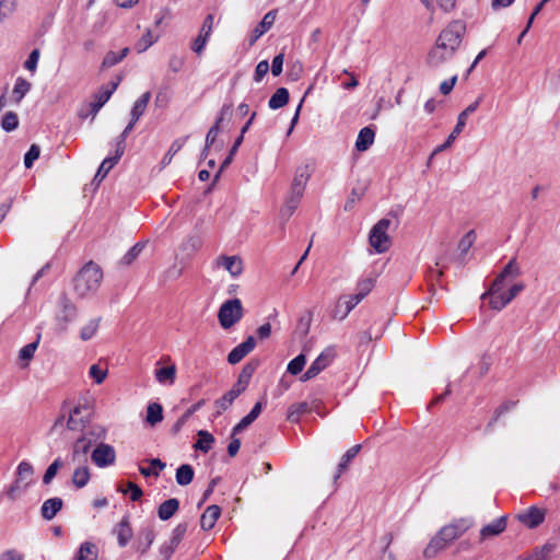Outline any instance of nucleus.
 I'll list each match as a JSON object with an SVG mask.
<instances>
[{"label":"nucleus","mask_w":560,"mask_h":560,"mask_svg":"<svg viewBox=\"0 0 560 560\" xmlns=\"http://www.w3.org/2000/svg\"><path fill=\"white\" fill-rule=\"evenodd\" d=\"M311 174L312 171L308 165H302L295 170L290 190L280 210L282 218L288 220L298 209Z\"/></svg>","instance_id":"obj_2"},{"label":"nucleus","mask_w":560,"mask_h":560,"mask_svg":"<svg viewBox=\"0 0 560 560\" xmlns=\"http://www.w3.org/2000/svg\"><path fill=\"white\" fill-rule=\"evenodd\" d=\"M30 90L31 83L22 78H18L13 88V97L15 102L20 103Z\"/></svg>","instance_id":"obj_45"},{"label":"nucleus","mask_w":560,"mask_h":560,"mask_svg":"<svg viewBox=\"0 0 560 560\" xmlns=\"http://www.w3.org/2000/svg\"><path fill=\"white\" fill-rule=\"evenodd\" d=\"M187 532V524L179 523L172 532V536L170 540H172L173 545H179L183 540L185 534Z\"/></svg>","instance_id":"obj_56"},{"label":"nucleus","mask_w":560,"mask_h":560,"mask_svg":"<svg viewBox=\"0 0 560 560\" xmlns=\"http://www.w3.org/2000/svg\"><path fill=\"white\" fill-rule=\"evenodd\" d=\"M456 51L451 49L448 45L442 42L440 38H436L435 45L428 54V63L431 67H440L442 63L450 60Z\"/></svg>","instance_id":"obj_12"},{"label":"nucleus","mask_w":560,"mask_h":560,"mask_svg":"<svg viewBox=\"0 0 560 560\" xmlns=\"http://www.w3.org/2000/svg\"><path fill=\"white\" fill-rule=\"evenodd\" d=\"M103 271L101 267L89 261L85 264L73 279L74 291L80 298L94 294L101 287Z\"/></svg>","instance_id":"obj_3"},{"label":"nucleus","mask_w":560,"mask_h":560,"mask_svg":"<svg viewBox=\"0 0 560 560\" xmlns=\"http://www.w3.org/2000/svg\"><path fill=\"white\" fill-rule=\"evenodd\" d=\"M39 59V50L34 49L26 59L24 67L31 72H35Z\"/></svg>","instance_id":"obj_61"},{"label":"nucleus","mask_w":560,"mask_h":560,"mask_svg":"<svg viewBox=\"0 0 560 560\" xmlns=\"http://www.w3.org/2000/svg\"><path fill=\"white\" fill-rule=\"evenodd\" d=\"M166 464L163 463L159 458H153L150 460V467H139V471L144 477L155 476L158 477L160 475V471L165 468Z\"/></svg>","instance_id":"obj_40"},{"label":"nucleus","mask_w":560,"mask_h":560,"mask_svg":"<svg viewBox=\"0 0 560 560\" xmlns=\"http://www.w3.org/2000/svg\"><path fill=\"white\" fill-rule=\"evenodd\" d=\"M306 363V358L304 354H299L293 360H291L288 364V372L292 375H298L302 372L304 365Z\"/></svg>","instance_id":"obj_51"},{"label":"nucleus","mask_w":560,"mask_h":560,"mask_svg":"<svg viewBox=\"0 0 560 560\" xmlns=\"http://www.w3.org/2000/svg\"><path fill=\"white\" fill-rule=\"evenodd\" d=\"M179 509V501L175 498L164 501L158 509V516L162 521H167L175 515Z\"/></svg>","instance_id":"obj_26"},{"label":"nucleus","mask_w":560,"mask_h":560,"mask_svg":"<svg viewBox=\"0 0 560 560\" xmlns=\"http://www.w3.org/2000/svg\"><path fill=\"white\" fill-rule=\"evenodd\" d=\"M91 478L90 469L88 466H80L74 469L72 475V483L81 489L85 487Z\"/></svg>","instance_id":"obj_33"},{"label":"nucleus","mask_w":560,"mask_h":560,"mask_svg":"<svg viewBox=\"0 0 560 560\" xmlns=\"http://www.w3.org/2000/svg\"><path fill=\"white\" fill-rule=\"evenodd\" d=\"M92 462L100 468H105L115 464L116 451L106 443H100L91 454Z\"/></svg>","instance_id":"obj_13"},{"label":"nucleus","mask_w":560,"mask_h":560,"mask_svg":"<svg viewBox=\"0 0 560 560\" xmlns=\"http://www.w3.org/2000/svg\"><path fill=\"white\" fill-rule=\"evenodd\" d=\"M114 533L117 536L118 545L125 547L132 537V529L128 517H124L115 527Z\"/></svg>","instance_id":"obj_23"},{"label":"nucleus","mask_w":560,"mask_h":560,"mask_svg":"<svg viewBox=\"0 0 560 560\" xmlns=\"http://www.w3.org/2000/svg\"><path fill=\"white\" fill-rule=\"evenodd\" d=\"M289 102V92L285 88H279L270 97L268 105L271 109L283 107Z\"/></svg>","instance_id":"obj_35"},{"label":"nucleus","mask_w":560,"mask_h":560,"mask_svg":"<svg viewBox=\"0 0 560 560\" xmlns=\"http://www.w3.org/2000/svg\"><path fill=\"white\" fill-rule=\"evenodd\" d=\"M374 137L375 132L371 127L362 128L355 141L357 150L360 152L366 151L372 145Z\"/></svg>","instance_id":"obj_25"},{"label":"nucleus","mask_w":560,"mask_h":560,"mask_svg":"<svg viewBox=\"0 0 560 560\" xmlns=\"http://www.w3.org/2000/svg\"><path fill=\"white\" fill-rule=\"evenodd\" d=\"M240 395L235 393L233 389H230L225 395H223L221 398L217 399L214 402V406L217 408V415H221L223 411L229 409L233 401L238 397Z\"/></svg>","instance_id":"obj_37"},{"label":"nucleus","mask_w":560,"mask_h":560,"mask_svg":"<svg viewBox=\"0 0 560 560\" xmlns=\"http://www.w3.org/2000/svg\"><path fill=\"white\" fill-rule=\"evenodd\" d=\"M469 527L470 523L466 520H459L457 522L444 526L425 547L423 551L424 557L433 558L440 550L444 549L450 542L460 537Z\"/></svg>","instance_id":"obj_4"},{"label":"nucleus","mask_w":560,"mask_h":560,"mask_svg":"<svg viewBox=\"0 0 560 560\" xmlns=\"http://www.w3.org/2000/svg\"><path fill=\"white\" fill-rule=\"evenodd\" d=\"M16 9V0H0V21L9 18Z\"/></svg>","instance_id":"obj_53"},{"label":"nucleus","mask_w":560,"mask_h":560,"mask_svg":"<svg viewBox=\"0 0 560 560\" xmlns=\"http://www.w3.org/2000/svg\"><path fill=\"white\" fill-rule=\"evenodd\" d=\"M63 466V462L61 458H56L46 469L43 476V482L45 485H49L52 479L56 477L58 470Z\"/></svg>","instance_id":"obj_46"},{"label":"nucleus","mask_w":560,"mask_h":560,"mask_svg":"<svg viewBox=\"0 0 560 560\" xmlns=\"http://www.w3.org/2000/svg\"><path fill=\"white\" fill-rule=\"evenodd\" d=\"M256 341L253 336H249L244 342L236 346L228 355L230 364L241 362L250 351L254 350Z\"/></svg>","instance_id":"obj_16"},{"label":"nucleus","mask_w":560,"mask_h":560,"mask_svg":"<svg viewBox=\"0 0 560 560\" xmlns=\"http://www.w3.org/2000/svg\"><path fill=\"white\" fill-rule=\"evenodd\" d=\"M156 42L158 37L154 36L150 30H147L145 33L141 36V38L136 43L135 49L139 54L144 52Z\"/></svg>","instance_id":"obj_42"},{"label":"nucleus","mask_w":560,"mask_h":560,"mask_svg":"<svg viewBox=\"0 0 560 560\" xmlns=\"http://www.w3.org/2000/svg\"><path fill=\"white\" fill-rule=\"evenodd\" d=\"M544 518L545 513L541 510L534 506L518 515V520L529 528H534L541 524L544 522Z\"/></svg>","instance_id":"obj_20"},{"label":"nucleus","mask_w":560,"mask_h":560,"mask_svg":"<svg viewBox=\"0 0 560 560\" xmlns=\"http://www.w3.org/2000/svg\"><path fill=\"white\" fill-rule=\"evenodd\" d=\"M482 101V96H479L474 103H471L470 105H468L457 117V124L455 126V128L453 129V131L451 132V135L447 137L446 141L441 144V145H438L434 151L432 152L430 159H429V163L432 161L433 156L444 150H446L447 148H450L452 145V143L454 142V140L460 135V132L463 131L464 127L466 126V119L467 117L475 113L480 103Z\"/></svg>","instance_id":"obj_7"},{"label":"nucleus","mask_w":560,"mask_h":560,"mask_svg":"<svg viewBox=\"0 0 560 560\" xmlns=\"http://www.w3.org/2000/svg\"><path fill=\"white\" fill-rule=\"evenodd\" d=\"M244 314L243 305L240 299L225 301L219 308L218 319L222 328L229 329L238 323Z\"/></svg>","instance_id":"obj_6"},{"label":"nucleus","mask_w":560,"mask_h":560,"mask_svg":"<svg viewBox=\"0 0 560 560\" xmlns=\"http://www.w3.org/2000/svg\"><path fill=\"white\" fill-rule=\"evenodd\" d=\"M62 312L60 318L65 322H70L75 316V306L66 298L62 299Z\"/></svg>","instance_id":"obj_52"},{"label":"nucleus","mask_w":560,"mask_h":560,"mask_svg":"<svg viewBox=\"0 0 560 560\" xmlns=\"http://www.w3.org/2000/svg\"><path fill=\"white\" fill-rule=\"evenodd\" d=\"M336 357V351L334 348H326L308 366L306 372L303 374L301 380L303 382L308 381L317 376L323 370H325L328 365L331 364Z\"/></svg>","instance_id":"obj_11"},{"label":"nucleus","mask_w":560,"mask_h":560,"mask_svg":"<svg viewBox=\"0 0 560 560\" xmlns=\"http://www.w3.org/2000/svg\"><path fill=\"white\" fill-rule=\"evenodd\" d=\"M213 443H214L213 435L211 433H209L208 431L200 430L198 432V440H197L196 444L194 445V447L203 453H207L211 450Z\"/></svg>","instance_id":"obj_36"},{"label":"nucleus","mask_w":560,"mask_h":560,"mask_svg":"<svg viewBox=\"0 0 560 560\" xmlns=\"http://www.w3.org/2000/svg\"><path fill=\"white\" fill-rule=\"evenodd\" d=\"M389 225L388 219H382L370 232V244L380 254L387 252L390 247L392 242L387 234Z\"/></svg>","instance_id":"obj_8"},{"label":"nucleus","mask_w":560,"mask_h":560,"mask_svg":"<svg viewBox=\"0 0 560 560\" xmlns=\"http://www.w3.org/2000/svg\"><path fill=\"white\" fill-rule=\"evenodd\" d=\"M214 265L226 270L233 278L238 277L243 272V260L236 255H221L215 259Z\"/></svg>","instance_id":"obj_14"},{"label":"nucleus","mask_w":560,"mask_h":560,"mask_svg":"<svg viewBox=\"0 0 560 560\" xmlns=\"http://www.w3.org/2000/svg\"><path fill=\"white\" fill-rule=\"evenodd\" d=\"M108 370L102 368L101 364H93L90 366L89 375L94 380L96 384H102L107 377Z\"/></svg>","instance_id":"obj_49"},{"label":"nucleus","mask_w":560,"mask_h":560,"mask_svg":"<svg viewBox=\"0 0 560 560\" xmlns=\"http://www.w3.org/2000/svg\"><path fill=\"white\" fill-rule=\"evenodd\" d=\"M360 302V298L358 299L353 294L340 296L335 310V317L343 320Z\"/></svg>","instance_id":"obj_17"},{"label":"nucleus","mask_w":560,"mask_h":560,"mask_svg":"<svg viewBox=\"0 0 560 560\" xmlns=\"http://www.w3.org/2000/svg\"><path fill=\"white\" fill-rule=\"evenodd\" d=\"M258 366V362H248L242 369V372L238 375L237 382L231 388L238 395H241L248 386L249 381Z\"/></svg>","instance_id":"obj_18"},{"label":"nucleus","mask_w":560,"mask_h":560,"mask_svg":"<svg viewBox=\"0 0 560 560\" xmlns=\"http://www.w3.org/2000/svg\"><path fill=\"white\" fill-rule=\"evenodd\" d=\"M269 68L270 67L267 60H261L260 62H258L254 73V81L260 82L264 79V77L268 73Z\"/></svg>","instance_id":"obj_59"},{"label":"nucleus","mask_w":560,"mask_h":560,"mask_svg":"<svg viewBox=\"0 0 560 560\" xmlns=\"http://www.w3.org/2000/svg\"><path fill=\"white\" fill-rule=\"evenodd\" d=\"M283 60H284V55L283 54H279L277 55L273 60H272V65H271V73L275 75V77H278L281 74L282 72V67H283Z\"/></svg>","instance_id":"obj_63"},{"label":"nucleus","mask_w":560,"mask_h":560,"mask_svg":"<svg viewBox=\"0 0 560 560\" xmlns=\"http://www.w3.org/2000/svg\"><path fill=\"white\" fill-rule=\"evenodd\" d=\"M119 491L124 493L130 492L131 501H138L143 495L141 488L133 482H128L127 490L119 488Z\"/></svg>","instance_id":"obj_60"},{"label":"nucleus","mask_w":560,"mask_h":560,"mask_svg":"<svg viewBox=\"0 0 560 560\" xmlns=\"http://www.w3.org/2000/svg\"><path fill=\"white\" fill-rule=\"evenodd\" d=\"M231 112H232L231 105H223L219 118L217 119L215 124L209 129V131L207 133L206 148L202 152L203 158L207 156L208 149L214 143V141L218 137L220 124L222 122V120L224 119V117L226 115L231 114Z\"/></svg>","instance_id":"obj_19"},{"label":"nucleus","mask_w":560,"mask_h":560,"mask_svg":"<svg viewBox=\"0 0 560 560\" xmlns=\"http://www.w3.org/2000/svg\"><path fill=\"white\" fill-rule=\"evenodd\" d=\"M33 465L27 460H22L15 469L12 483L3 491V494L11 501L21 499L35 483Z\"/></svg>","instance_id":"obj_5"},{"label":"nucleus","mask_w":560,"mask_h":560,"mask_svg":"<svg viewBox=\"0 0 560 560\" xmlns=\"http://www.w3.org/2000/svg\"><path fill=\"white\" fill-rule=\"evenodd\" d=\"M163 420V408L159 402H151L147 407L145 421L151 427L160 423Z\"/></svg>","instance_id":"obj_31"},{"label":"nucleus","mask_w":560,"mask_h":560,"mask_svg":"<svg viewBox=\"0 0 560 560\" xmlns=\"http://www.w3.org/2000/svg\"><path fill=\"white\" fill-rule=\"evenodd\" d=\"M119 160L115 156L113 158H106L100 165L95 176L94 182L101 183L105 176L108 174V172L117 164Z\"/></svg>","instance_id":"obj_41"},{"label":"nucleus","mask_w":560,"mask_h":560,"mask_svg":"<svg viewBox=\"0 0 560 560\" xmlns=\"http://www.w3.org/2000/svg\"><path fill=\"white\" fill-rule=\"evenodd\" d=\"M98 551L94 544L83 542L74 556V560H97Z\"/></svg>","instance_id":"obj_30"},{"label":"nucleus","mask_w":560,"mask_h":560,"mask_svg":"<svg viewBox=\"0 0 560 560\" xmlns=\"http://www.w3.org/2000/svg\"><path fill=\"white\" fill-rule=\"evenodd\" d=\"M360 450L361 445H354L343 454L338 465V474L335 477L336 479L339 478L340 475L348 468V465L358 455Z\"/></svg>","instance_id":"obj_39"},{"label":"nucleus","mask_w":560,"mask_h":560,"mask_svg":"<svg viewBox=\"0 0 560 560\" xmlns=\"http://www.w3.org/2000/svg\"><path fill=\"white\" fill-rule=\"evenodd\" d=\"M195 472L192 467L188 464H183L176 470V482L179 486H187L192 481Z\"/></svg>","instance_id":"obj_34"},{"label":"nucleus","mask_w":560,"mask_h":560,"mask_svg":"<svg viewBox=\"0 0 560 560\" xmlns=\"http://www.w3.org/2000/svg\"><path fill=\"white\" fill-rule=\"evenodd\" d=\"M129 54V48L125 47L119 52L108 51L103 59L102 66L104 68H110L120 62Z\"/></svg>","instance_id":"obj_38"},{"label":"nucleus","mask_w":560,"mask_h":560,"mask_svg":"<svg viewBox=\"0 0 560 560\" xmlns=\"http://www.w3.org/2000/svg\"><path fill=\"white\" fill-rule=\"evenodd\" d=\"M39 148L36 144H32L24 155V165L26 168H31L33 166L34 161L39 158Z\"/></svg>","instance_id":"obj_55"},{"label":"nucleus","mask_w":560,"mask_h":560,"mask_svg":"<svg viewBox=\"0 0 560 560\" xmlns=\"http://www.w3.org/2000/svg\"><path fill=\"white\" fill-rule=\"evenodd\" d=\"M372 288H373V280L364 279L359 282L358 292L353 295L358 296V299L360 298V301H362L369 294V292L372 290Z\"/></svg>","instance_id":"obj_57"},{"label":"nucleus","mask_w":560,"mask_h":560,"mask_svg":"<svg viewBox=\"0 0 560 560\" xmlns=\"http://www.w3.org/2000/svg\"><path fill=\"white\" fill-rule=\"evenodd\" d=\"M308 411L310 406L305 401L292 404L288 409L287 419L293 423L299 422L301 417Z\"/></svg>","instance_id":"obj_32"},{"label":"nucleus","mask_w":560,"mask_h":560,"mask_svg":"<svg viewBox=\"0 0 560 560\" xmlns=\"http://www.w3.org/2000/svg\"><path fill=\"white\" fill-rule=\"evenodd\" d=\"M19 126V118L18 115L13 112H8L1 121V127L3 130L10 132L18 128Z\"/></svg>","instance_id":"obj_50"},{"label":"nucleus","mask_w":560,"mask_h":560,"mask_svg":"<svg viewBox=\"0 0 560 560\" xmlns=\"http://www.w3.org/2000/svg\"><path fill=\"white\" fill-rule=\"evenodd\" d=\"M154 375L160 384L173 385L176 378V366L174 364H171L165 368L156 369Z\"/></svg>","instance_id":"obj_27"},{"label":"nucleus","mask_w":560,"mask_h":560,"mask_svg":"<svg viewBox=\"0 0 560 560\" xmlns=\"http://www.w3.org/2000/svg\"><path fill=\"white\" fill-rule=\"evenodd\" d=\"M466 32V25L464 22L456 20L451 22L439 35L442 42L454 49L455 51L460 46L464 34Z\"/></svg>","instance_id":"obj_10"},{"label":"nucleus","mask_w":560,"mask_h":560,"mask_svg":"<svg viewBox=\"0 0 560 560\" xmlns=\"http://www.w3.org/2000/svg\"><path fill=\"white\" fill-rule=\"evenodd\" d=\"M209 37L202 35L199 33V35L197 36V38L194 40L192 43V46H191V49L197 54V55H200L206 45H207V42H208Z\"/></svg>","instance_id":"obj_62"},{"label":"nucleus","mask_w":560,"mask_h":560,"mask_svg":"<svg viewBox=\"0 0 560 560\" xmlns=\"http://www.w3.org/2000/svg\"><path fill=\"white\" fill-rule=\"evenodd\" d=\"M186 139L187 138H179L172 142L168 151L165 153L161 161L163 167L167 166L172 162L175 154L184 147Z\"/></svg>","instance_id":"obj_43"},{"label":"nucleus","mask_w":560,"mask_h":560,"mask_svg":"<svg viewBox=\"0 0 560 560\" xmlns=\"http://www.w3.org/2000/svg\"><path fill=\"white\" fill-rule=\"evenodd\" d=\"M476 241L475 231L467 232L458 243V248L463 254H466Z\"/></svg>","instance_id":"obj_54"},{"label":"nucleus","mask_w":560,"mask_h":560,"mask_svg":"<svg viewBox=\"0 0 560 560\" xmlns=\"http://www.w3.org/2000/svg\"><path fill=\"white\" fill-rule=\"evenodd\" d=\"M505 526H506L505 517L502 516L498 520H494L490 524L483 526L480 530V535L482 538L499 535L500 533H502L505 529Z\"/></svg>","instance_id":"obj_29"},{"label":"nucleus","mask_w":560,"mask_h":560,"mask_svg":"<svg viewBox=\"0 0 560 560\" xmlns=\"http://www.w3.org/2000/svg\"><path fill=\"white\" fill-rule=\"evenodd\" d=\"M92 408L86 400L79 401L70 411L66 425L71 431H81L90 421Z\"/></svg>","instance_id":"obj_9"},{"label":"nucleus","mask_w":560,"mask_h":560,"mask_svg":"<svg viewBox=\"0 0 560 560\" xmlns=\"http://www.w3.org/2000/svg\"><path fill=\"white\" fill-rule=\"evenodd\" d=\"M549 551L550 548L548 546H544L541 549L535 550L527 556L520 557L517 560H544Z\"/></svg>","instance_id":"obj_58"},{"label":"nucleus","mask_w":560,"mask_h":560,"mask_svg":"<svg viewBox=\"0 0 560 560\" xmlns=\"http://www.w3.org/2000/svg\"><path fill=\"white\" fill-rule=\"evenodd\" d=\"M63 505V501L61 498L55 497L47 499L40 509L42 517L44 520L50 521L56 514L61 510Z\"/></svg>","instance_id":"obj_21"},{"label":"nucleus","mask_w":560,"mask_h":560,"mask_svg":"<svg viewBox=\"0 0 560 560\" xmlns=\"http://www.w3.org/2000/svg\"><path fill=\"white\" fill-rule=\"evenodd\" d=\"M144 248V243H137L133 245L121 258L122 265H131L140 255L142 249Z\"/></svg>","instance_id":"obj_48"},{"label":"nucleus","mask_w":560,"mask_h":560,"mask_svg":"<svg viewBox=\"0 0 560 560\" xmlns=\"http://www.w3.org/2000/svg\"><path fill=\"white\" fill-rule=\"evenodd\" d=\"M456 82H457V75H453L451 79L444 80L440 84L441 93L444 94V95L450 94L452 92V90L454 89Z\"/></svg>","instance_id":"obj_64"},{"label":"nucleus","mask_w":560,"mask_h":560,"mask_svg":"<svg viewBox=\"0 0 560 560\" xmlns=\"http://www.w3.org/2000/svg\"><path fill=\"white\" fill-rule=\"evenodd\" d=\"M277 18V10H271L265 14L261 22L256 25V27L253 30L252 34L249 35L248 43L250 46H253L257 39L262 36L265 33H267L271 26L273 25Z\"/></svg>","instance_id":"obj_15"},{"label":"nucleus","mask_w":560,"mask_h":560,"mask_svg":"<svg viewBox=\"0 0 560 560\" xmlns=\"http://www.w3.org/2000/svg\"><path fill=\"white\" fill-rule=\"evenodd\" d=\"M151 93H143L133 104L130 116L133 121H138L140 117L144 114L147 106L150 102Z\"/></svg>","instance_id":"obj_28"},{"label":"nucleus","mask_w":560,"mask_h":560,"mask_svg":"<svg viewBox=\"0 0 560 560\" xmlns=\"http://www.w3.org/2000/svg\"><path fill=\"white\" fill-rule=\"evenodd\" d=\"M262 410V404L260 401L256 402L248 415H246L234 428L233 435L242 432L249 424H252L260 415Z\"/></svg>","instance_id":"obj_24"},{"label":"nucleus","mask_w":560,"mask_h":560,"mask_svg":"<svg viewBox=\"0 0 560 560\" xmlns=\"http://www.w3.org/2000/svg\"><path fill=\"white\" fill-rule=\"evenodd\" d=\"M100 318L89 320L80 330V338L83 341L92 339L98 330Z\"/></svg>","instance_id":"obj_44"},{"label":"nucleus","mask_w":560,"mask_h":560,"mask_svg":"<svg viewBox=\"0 0 560 560\" xmlns=\"http://www.w3.org/2000/svg\"><path fill=\"white\" fill-rule=\"evenodd\" d=\"M521 275L520 266L516 258H512L503 270L493 280L490 289L482 294V299L490 298L489 304L491 308L501 311L504 308L517 294H520L525 285L522 282L513 284L508 291H504L505 281L509 278H516Z\"/></svg>","instance_id":"obj_1"},{"label":"nucleus","mask_w":560,"mask_h":560,"mask_svg":"<svg viewBox=\"0 0 560 560\" xmlns=\"http://www.w3.org/2000/svg\"><path fill=\"white\" fill-rule=\"evenodd\" d=\"M221 509L218 505H210L200 517V526L203 530H210L214 527L220 517Z\"/></svg>","instance_id":"obj_22"},{"label":"nucleus","mask_w":560,"mask_h":560,"mask_svg":"<svg viewBox=\"0 0 560 560\" xmlns=\"http://www.w3.org/2000/svg\"><path fill=\"white\" fill-rule=\"evenodd\" d=\"M38 347V340L24 346L19 352V359L24 362V366L33 359Z\"/></svg>","instance_id":"obj_47"}]
</instances>
